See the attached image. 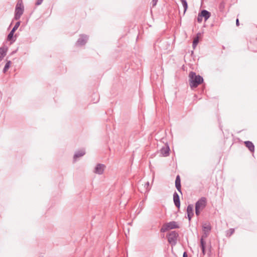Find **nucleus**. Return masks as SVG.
Listing matches in <instances>:
<instances>
[{
	"label": "nucleus",
	"instance_id": "obj_27",
	"mask_svg": "<svg viewBox=\"0 0 257 257\" xmlns=\"http://www.w3.org/2000/svg\"><path fill=\"white\" fill-rule=\"evenodd\" d=\"M219 9H222L224 8V3L223 2H221L220 3V4H219Z\"/></svg>",
	"mask_w": 257,
	"mask_h": 257
},
{
	"label": "nucleus",
	"instance_id": "obj_2",
	"mask_svg": "<svg viewBox=\"0 0 257 257\" xmlns=\"http://www.w3.org/2000/svg\"><path fill=\"white\" fill-rule=\"evenodd\" d=\"M178 237L179 233L176 231H172L167 234L168 241L172 246L177 244Z\"/></svg>",
	"mask_w": 257,
	"mask_h": 257
},
{
	"label": "nucleus",
	"instance_id": "obj_24",
	"mask_svg": "<svg viewBox=\"0 0 257 257\" xmlns=\"http://www.w3.org/2000/svg\"><path fill=\"white\" fill-rule=\"evenodd\" d=\"M43 1V0H36L35 5L36 6L40 5L42 3Z\"/></svg>",
	"mask_w": 257,
	"mask_h": 257
},
{
	"label": "nucleus",
	"instance_id": "obj_23",
	"mask_svg": "<svg viewBox=\"0 0 257 257\" xmlns=\"http://www.w3.org/2000/svg\"><path fill=\"white\" fill-rule=\"evenodd\" d=\"M202 19H203V17H202V16L200 14V13H199L198 15V17H197V21H198V22L199 23H201L202 21Z\"/></svg>",
	"mask_w": 257,
	"mask_h": 257
},
{
	"label": "nucleus",
	"instance_id": "obj_12",
	"mask_svg": "<svg viewBox=\"0 0 257 257\" xmlns=\"http://www.w3.org/2000/svg\"><path fill=\"white\" fill-rule=\"evenodd\" d=\"M204 21H206L211 16V13L206 10H203L200 12Z\"/></svg>",
	"mask_w": 257,
	"mask_h": 257
},
{
	"label": "nucleus",
	"instance_id": "obj_11",
	"mask_svg": "<svg viewBox=\"0 0 257 257\" xmlns=\"http://www.w3.org/2000/svg\"><path fill=\"white\" fill-rule=\"evenodd\" d=\"M16 31V24H15L12 30L10 32V33L8 34L7 37V40L11 41H12V42H11V43H13L15 41L13 40L14 38V33Z\"/></svg>",
	"mask_w": 257,
	"mask_h": 257
},
{
	"label": "nucleus",
	"instance_id": "obj_4",
	"mask_svg": "<svg viewBox=\"0 0 257 257\" xmlns=\"http://www.w3.org/2000/svg\"><path fill=\"white\" fill-rule=\"evenodd\" d=\"M206 205V198L204 197H201L195 203V208L199 209H204Z\"/></svg>",
	"mask_w": 257,
	"mask_h": 257
},
{
	"label": "nucleus",
	"instance_id": "obj_22",
	"mask_svg": "<svg viewBox=\"0 0 257 257\" xmlns=\"http://www.w3.org/2000/svg\"><path fill=\"white\" fill-rule=\"evenodd\" d=\"M175 184H181V179L179 175L176 176L175 180Z\"/></svg>",
	"mask_w": 257,
	"mask_h": 257
},
{
	"label": "nucleus",
	"instance_id": "obj_19",
	"mask_svg": "<svg viewBox=\"0 0 257 257\" xmlns=\"http://www.w3.org/2000/svg\"><path fill=\"white\" fill-rule=\"evenodd\" d=\"M198 42H199V37H198V36H197L194 39L193 41L192 47H193L194 49L196 47Z\"/></svg>",
	"mask_w": 257,
	"mask_h": 257
},
{
	"label": "nucleus",
	"instance_id": "obj_20",
	"mask_svg": "<svg viewBox=\"0 0 257 257\" xmlns=\"http://www.w3.org/2000/svg\"><path fill=\"white\" fill-rule=\"evenodd\" d=\"M10 63H11V62L10 61H9L8 62L6 63V64H5V66L3 69V72L4 73H5L6 72V71L8 70V69L10 68Z\"/></svg>",
	"mask_w": 257,
	"mask_h": 257
},
{
	"label": "nucleus",
	"instance_id": "obj_31",
	"mask_svg": "<svg viewBox=\"0 0 257 257\" xmlns=\"http://www.w3.org/2000/svg\"><path fill=\"white\" fill-rule=\"evenodd\" d=\"M236 25L237 26H238L239 25V20L238 19L236 20Z\"/></svg>",
	"mask_w": 257,
	"mask_h": 257
},
{
	"label": "nucleus",
	"instance_id": "obj_5",
	"mask_svg": "<svg viewBox=\"0 0 257 257\" xmlns=\"http://www.w3.org/2000/svg\"><path fill=\"white\" fill-rule=\"evenodd\" d=\"M88 39V36L86 35H80L79 38L76 42V45L77 46H81L84 45Z\"/></svg>",
	"mask_w": 257,
	"mask_h": 257
},
{
	"label": "nucleus",
	"instance_id": "obj_10",
	"mask_svg": "<svg viewBox=\"0 0 257 257\" xmlns=\"http://www.w3.org/2000/svg\"><path fill=\"white\" fill-rule=\"evenodd\" d=\"M173 201L175 205L179 209L180 207V197L178 194L175 192L173 194Z\"/></svg>",
	"mask_w": 257,
	"mask_h": 257
},
{
	"label": "nucleus",
	"instance_id": "obj_16",
	"mask_svg": "<svg viewBox=\"0 0 257 257\" xmlns=\"http://www.w3.org/2000/svg\"><path fill=\"white\" fill-rule=\"evenodd\" d=\"M206 242L202 237L200 239V247L203 255L205 254Z\"/></svg>",
	"mask_w": 257,
	"mask_h": 257
},
{
	"label": "nucleus",
	"instance_id": "obj_8",
	"mask_svg": "<svg viewBox=\"0 0 257 257\" xmlns=\"http://www.w3.org/2000/svg\"><path fill=\"white\" fill-rule=\"evenodd\" d=\"M202 227H203V231L204 232V235L202 236V238L203 237H206L208 235L209 232L211 231V225L209 223H206L203 224Z\"/></svg>",
	"mask_w": 257,
	"mask_h": 257
},
{
	"label": "nucleus",
	"instance_id": "obj_30",
	"mask_svg": "<svg viewBox=\"0 0 257 257\" xmlns=\"http://www.w3.org/2000/svg\"><path fill=\"white\" fill-rule=\"evenodd\" d=\"M183 257H188L187 253L186 251L184 252Z\"/></svg>",
	"mask_w": 257,
	"mask_h": 257
},
{
	"label": "nucleus",
	"instance_id": "obj_1",
	"mask_svg": "<svg viewBox=\"0 0 257 257\" xmlns=\"http://www.w3.org/2000/svg\"><path fill=\"white\" fill-rule=\"evenodd\" d=\"M189 81L190 87L193 89L203 83V78L201 76L197 75L195 72L191 71L189 74Z\"/></svg>",
	"mask_w": 257,
	"mask_h": 257
},
{
	"label": "nucleus",
	"instance_id": "obj_14",
	"mask_svg": "<svg viewBox=\"0 0 257 257\" xmlns=\"http://www.w3.org/2000/svg\"><path fill=\"white\" fill-rule=\"evenodd\" d=\"M244 144L251 152H254V146L251 142L249 141H245L244 142Z\"/></svg>",
	"mask_w": 257,
	"mask_h": 257
},
{
	"label": "nucleus",
	"instance_id": "obj_9",
	"mask_svg": "<svg viewBox=\"0 0 257 257\" xmlns=\"http://www.w3.org/2000/svg\"><path fill=\"white\" fill-rule=\"evenodd\" d=\"M187 217L189 219V222H190L191 218L194 215L193 205L192 204H189L187 206Z\"/></svg>",
	"mask_w": 257,
	"mask_h": 257
},
{
	"label": "nucleus",
	"instance_id": "obj_6",
	"mask_svg": "<svg viewBox=\"0 0 257 257\" xmlns=\"http://www.w3.org/2000/svg\"><path fill=\"white\" fill-rule=\"evenodd\" d=\"M105 168L106 166L104 164L98 163L94 168V173L96 174L102 175Z\"/></svg>",
	"mask_w": 257,
	"mask_h": 257
},
{
	"label": "nucleus",
	"instance_id": "obj_25",
	"mask_svg": "<svg viewBox=\"0 0 257 257\" xmlns=\"http://www.w3.org/2000/svg\"><path fill=\"white\" fill-rule=\"evenodd\" d=\"M200 209L199 208H195V213L197 216H199L200 213Z\"/></svg>",
	"mask_w": 257,
	"mask_h": 257
},
{
	"label": "nucleus",
	"instance_id": "obj_32",
	"mask_svg": "<svg viewBox=\"0 0 257 257\" xmlns=\"http://www.w3.org/2000/svg\"><path fill=\"white\" fill-rule=\"evenodd\" d=\"M20 25V21H17V29L19 28Z\"/></svg>",
	"mask_w": 257,
	"mask_h": 257
},
{
	"label": "nucleus",
	"instance_id": "obj_17",
	"mask_svg": "<svg viewBox=\"0 0 257 257\" xmlns=\"http://www.w3.org/2000/svg\"><path fill=\"white\" fill-rule=\"evenodd\" d=\"M6 55V49L4 47L0 48V59L1 60Z\"/></svg>",
	"mask_w": 257,
	"mask_h": 257
},
{
	"label": "nucleus",
	"instance_id": "obj_15",
	"mask_svg": "<svg viewBox=\"0 0 257 257\" xmlns=\"http://www.w3.org/2000/svg\"><path fill=\"white\" fill-rule=\"evenodd\" d=\"M170 148L168 146H167L165 147H163L161 150V153L163 155L164 157H167L169 155V152H170Z\"/></svg>",
	"mask_w": 257,
	"mask_h": 257
},
{
	"label": "nucleus",
	"instance_id": "obj_3",
	"mask_svg": "<svg viewBox=\"0 0 257 257\" xmlns=\"http://www.w3.org/2000/svg\"><path fill=\"white\" fill-rule=\"evenodd\" d=\"M179 226L176 221H172L168 223H166L162 226L160 231L161 232H165L169 229L179 228Z\"/></svg>",
	"mask_w": 257,
	"mask_h": 257
},
{
	"label": "nucleus",
	"instance_id": "obj_29",
	"mask_svg": "<svg viewBox=\"0 0 257 257\" xmlns=\"http://www.w3.org/2000/svg\"><path fill=\"white\" fill-rule=\"evenodd\" d=\"M14 20H16V6L15 8Z\"/></svg>",
	"mask_w": 257,
	"mask_h": 257
},
{
	"label": "nucleus",
	"instance_id": "obj_21",
	"mask_svg": "<svg viewBox=\"0 0 257 257\" xmlns=\"http://www.w3.org/2000/svg\"><path fill=\"white\" fill-rule=\"evenodd\" d=\"M175 187L179 192H180L181 194H182V191H181V184H175Z\"/></svg>",
	"mask_w": 257,
	"mask_h": 257
},
{
	"label": "nucleus",
	"instance_id": "obj_13",
	"mask_svg": "<svg viewBox=\"0 0 257 257\" xmlns=\"http://www.w3.org/2000/svg\"><path fill=\"white\" fill-rule=\"evenodd\" d=\"M85 154V151L84 149H82L81 150H79L75 152L74 157L73 160L74 161L76 160V159L79 157H82Z\"/></svg>",
	"mask_w": 257,
	"mask_h": 257
},
{
	"label": "nucleus",
	"instance_id": "obj_26",
	"mask_svg": "<svg viewBox=\"0 0 257 257\" xmlns=\"http://www.w3.org/2000/svg\"><path fill=\"white\" fill-rule=\"evenodd\" d=\"M228 232H229V235L230 236L231 235H232L234 232V229L233 228H230L229 230H228Z\"/></svg>",
	"mask_w": 257,
	"mask_h": 257
},
{
	"label": "nucleus",
	"instance_id": "obj_33",
	"mask_svg": "<svg viewBox=\"0 0 257 257\" xmlns=\"http://www.w3.org/2000/svg\"><path fill=\"white\" fill-rule=\"evenodd\" d=\"M149 184V182H147V185H148Z\"/></svg>",
	"mask_w": 257,
	"mask_h": 257
},
{
	"label": "nucleus",
	"instance_id": "obj_7",
	"mask_svg": "<svg viewBox=\"0 0 257 257\" xmlns=\"http://www.w3.org/2000/svg\"><path fill=\"white\" fill-rule=\"evenodd\" d=\"M24 10L22 0H19L17 2V20L20 19L21 16L23 14Z\"/></svg>",
	"mask_w": 257,
	"mask_h": 257
},
{
	"label": "nucleus",
	"instance_id": "obj_28",
	"mask_svg": "<svg viewBox=\"0 0 257 257\" xmlns=\"http://www.w3.org/2000/svg\"><path fill=\"white\" fill-rule=\"evenodd\" d=\"M158 0H152V5L153 7H155L158 2Z\"/></svg>",
	"mask_w": 257,
	"mask_h": 257
},
{
	"label": "nucleus",
	"instance_id": "obj_18",
	"mask_svg": "<svg viewBox=\"0 0 257 257\" xmlns=\"http://www.w3.org/2000/svg\"><path fill=\"white\" fill-rule=\"evenodd\" d=\"M180 1L182 3V6L184 8V14H183L184 15L188 9V3H187L186 0H180Z\"/></svg>",
	"mask_w": 257,
	"mask_h": 257
}]
</instances>
